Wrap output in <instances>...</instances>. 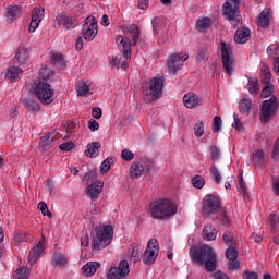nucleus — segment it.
I'll return each instance as SVG.
<instances>
[{
	"label": "nucleus",
	"instance_id": "obj_59",
	"mask_svg": "<svg viewBox=\"0 0 279 279\" xmlns=\"http://www.w3.org/2000/svg\"><path fill=\"white\" fill-rule=\"evenodd\" d=\"M239 267H241V264L239 263L238 259H231V260H229V263H228V269H229L230 271H236V269H238Z\"/></svg>",
	"mask_w": 279,
	"mask_h": 279
},
{
	"label": "nucleus",
	"instance_id": "obj_38",
	"mask_svg": "<svg viewBox=\"0 0 279 279\" xmlns=\"http://www.w3.org/2000/svg\"><path fill=\"white\" fill-rule=\"evenodd\" d=\"M66 263V256H64L63 254H54L52 257V265H54L56 267H64Z\"/></svg>",
	"mask_w": 279,
	"mask_h": 279
},
{
	"label": "nucleus",
	"instance_id": "obj_54",
	"mask_svg": "<svg viewBox=\"0 0 279 279\" xmlns=\"http://www.w3.org/2000/svg\"><path fill=\"white\" fill-rule=\"evenodd\" d=\"M53 64H59V66H64V56L60 53L52 54Z\"/></svg>",
	"mask_w": 279,
	"mask_h": 279
},
{
	"label": "nucleus",
	"instance_id": "obj_61",
	"mask_svg": "<svg viewBox=\"0 0 279 279\" xmlns=\"http://www.w3.org/2000/svg\"><path fill=\"white\" fill-rule=\"evenodd\" d=\"M96 179H97V171H95V170H90L89 172H87L85 174V180L87 182H93Z\"/></svg>",
	"mask_w": 279,
	"mask_h": 279
},
{
	"label": "nucleus",
	"instance_id": "obj_4",
	"mask_svg": "<svg viewBox=\"0 0 279 279\" xmlns=\"http://www.w3.org/2000/svg\"><path fill=\"white\" fill-rule=\"evenodd\" d=\"M114 229L110 225L96 226L93 232L92 250H105L112 243Z\"/></svg>",
	"mask_w": 279,
	"mask_h": 279
},
{
	"label": "nucleus",
	"instance_id": "obj_29",
	"mask_svg": "<svg viewBox=\"0 0 279 279\" xmlns=\"http://www.w3.org/2000/svg\"><path fill=\"white\" fill-rule=\"evenodd\" d=\"M99 267H101V264L97 262H89L83 266V274H85V276H95Z\"/></svg>",
	"mask_w": 279,
	"mask_h": 279
},
{
	"label": "nucleus",
	"instance_id": "obj_26",
	"mask_svg": "<svg viewBox=\"0 0 279 279\" xmlns=\"http://www.w3.org/2000/svg\"><path fill=\"white\" fill-rule=\"evenodd\" d=\"M21 14V7L11 5L7 9V23H14L15 19Z\"/></svg>",
	"mask_w": 279,
	"mask_h": 279
},
{
	"label": "nucleus",
	"instance_id": "obj_40",
	"mask_svg": "<svg viewBox=\"0 0 279 279\" xmlns=\"http://www.w3.org/2000/svg\"><path fill=\"white\" fill-rule=\"evenodd\" d=\"M14 243H27L29 241V234L23 231H16L13 238Z\"/></svg>",
	"mask_w": 279,
	"mask_h": 279
},
{
	"label": "nucleus",
	"instance_id": "obj_6",
	"mask_svg": "<svg viewBox=\"0 0 279 279\" xmlns=\"http://www.w3.org/2000/svg\"><path fill=\"white\" fill-rule=\"evenodd\" d=\"M278 98L274 95L269 99L264 100L260 105V122L269 123V121L276 117V113L278 112Z\"/></svg>",
	"mask_w": 279,
	"mask_h": 279
},
{
	"label": "nucleus",
	"instance_id": "obj_10",
	"mask_svg": "<svg viewBox=\"0 0 279 279\" xmlns=\"http://www.w3.org/2000/svg\"><path fill=\"white\" fill-rule=\"evenodd\" d=\"M158 252H160L158 240L150 239L148 241L146 251L142 255L144 265H154V263H156V258H158Z\"/></svg>",
	"mask_w": 279,
	"mask_h": 279
},
{
	"label": "nucleus",
	"instance_id": "obj_1",
	"mask_svg": "<svg viewBox=\"0 0 279 279\" xmlns=\"http://www.w3.org/2000/svg\"><path fill=\"white\" fill-rule=\"evenodd\" d=\"M190 258L196 265H205L206 271L213 272L217 269V254L208 245L192 246L190 248Z\"/></svg>",
	"mask_w": 279,
	"mask_h": 279
},
{
	"label": "nucleus",
	"instance_id": "obj_60",
	"mask_svg": "<svg viewBox=\"0 0 279 279\" xmlns=\"http://www.w3.org/2000/svg\"><path fill=\"white\" fill-rule=\"evenodd\" d=\"M272 158L274 160H279V137L275 141Z\"/></svg>",
	"mask_w": 279,
	"mask_h": 279
},
{
	"label": "nucleus",
	"instance_id": "obj_41",
	"mask_svg": "<svg viewBox=\"0 0 279 279\" xmlns=\"http://www.w3.org/2000/svg\"><path fill=\"white\" fill-rule=\"evenodd\" d=\"M24 106L28 112H38L40 110V105L33 99H26Z\"/></svg>",
	"mask_w": 279,
	"mask_h": 279
},
{
	"label": "nucleus",
	"instance_id": "obj_20",
	"mask_svg": "<svg viewBox=\"0 0 279 279\" xmlns=\"http://www.w3.org/2000/svg\"><path fill=\"white\" fill-rule=\"evenodd\" d=\"M252 38V32L247 27H240L234 35V40L239 45H245Z\"/></svg>",
	"mask_w": 279,
	"mask_h": 279
},
{
	"label": "nucleus",
	"instance_id": "obj_36",
	"mask_svg": "<svg viewBox=\"0 0 279 279\" xmlns=\"http://www.w3.org/2000/svg\"><path fill=\"white\" fill-rule=\"evenodd\" d=\"M21 73H23V70H21L20 68L13 66L8 70V72L5 73V77L8 80H11V82H14V80L19 78V75H21Z\"/></svg>",
	"mask_w": 279,
	"mask_h": 279
},
{
	"label": "nucleus",
	"instance_id": "obj_24",
	"mask_svg": "<svg viewBox=\"0 0 279 279\" xmlns=\"http://www.w3.org/2000/svg\"><path fill=\"white\" fill-rule=\"evenodd\" d=\"M15 59L19 64H26L29 62V50H27L25 47H20L16 50Z\"/></svg>",
	"mask_w": 279,
	"mask_h": 279
},
{
	"label": "nucleus",
	"instance_id": "obj_28",
	"mask_svg": "<svg viewBox=\"0 0 279 279\" xmlns=\"http://www.w3.org/2000/svg\"><path fill=\"white\" fill-rule=\"evenodd\" d=\"M214 223H221L225 228H230V218H228L226 209L220 210L217 217L214 218Z\"/></svg>",
	"mask_w": 279,
	"mask_h": 279
},
{
	"label": "nucleus",
	"instance_id": "obj_3",
	"mask_svg": "<svg viewBox=\"0 0 279 279\" xmlns=\"http://www.w3.org/2000/svg\"><path fill=\"white\" fill-rule=\"evenodd\" d=\"M126 34H131L132 40L128 39V37H123L121 35H118L116 37V41L118 45V49L121 51L123 58L125 60H130L132 58V51L130 50V47H135V45L138 43V39L141 38V29L136 24H131L126 26L125 29Z\"/></svg>",
	"mask_w": 279,
	"mask_h": 279
},
{
	"label": "nucleus",
	"instance_id": "obj_45",
	"mask_svg": "<svg viewBox=\"0 0 279 279\" xmlns=\"http://www.w3.org/2000/svg\"><path fill=\"white\" fill-rule=\"evenodd\" d=\"M38 208L41 211V214L44 215V217H48L49 219L53 218V214H51V211L49 210V207L47 206V203L40 202L38 204Z\"/></svg>",
	"mask_w": 279,
	"mask_h": 279
},
{
	"label": "nucleus",
	"instance_id": "obj_8",
	"mask_svg": "<svg viewBox=\"0 0 279 279\" xmlns=\"http://www.w3.org/2000/svg\"><path fill=\"white\" fill-rule=\"evenodd\" d=\"M154 169V161L151 159L142 158L132 162L130 167V175L133 179L141 178L143 173H149Z\"/></svg>",
	"mask_w": 279,
	"mask_h": 279
},
{
	"label": "nucleus",
	"instance_id": "obj_37",
	"mask_svg": "<svg viewBox=\"0 0 279 279\" xmlns=\"http://www.w3.org/2000/svg\"><path fill=\"white\" fill-rule=\"evenodd\" d=\"M14 279H27L29 278V269L27 267H20L13 274Z\"/></svg>",
	"mask_w": 279,
	"mask_h": 279
},
{
	"label": "nucleus",
	"instance_id": "obj_27",
	"mask_svg": "<svg viewBox=\"0 0 279 279\" xmlns=\"http://www.w3.org/2000/svg\"><path fill=\"white\" fill-rule=\"evenodd\" d=\"M252 160L255 167H263L267 163V158H265V153L262 149H257L253 153Z\"/></svg>",
	"mask_w": 279,
	"mask_h": 279
},
{
	"label": "nucleus",
	"instance_id": "obj_25",
	"mask_svg": "<svg viewBox=\"0 0 279 279\" xmlns=\"http://www.w3.org/2000/svg\"><path fill=\"white\" fill-rule=\"evenodd\" d=\"M99 149H101V143L93 142L87 145L85 156H89V158H97V156H99Z\"/></svg>",
	"mask_w": 279,
	"mask_h": 279
},
{
	"label": "nucleus",
	"instance_id": "obj_30",
	"mask_svg": "<svg viewBox=\"0 0 279 279\" xmlns=\"http://www.w3.org/2000/svg\"><path fill=\"white\" fill-rule=\"evenodd\" d=\"M246 88L251 95H258L260 93V85L258 84V78H248Z\"/></svg>",
	"mask_w": 279,
	"mask_h": 279
},
{
	"label": "nucleus",
	"instance_id": "obj_48",
	"mask_svg": "<svg viewBox=\"0 0 279 279\" xmlns=\"http://www.w3.org/2000/svg\"><path fill=\"white\" fill-rule=\"evenodd\" d=\"M222 239L227 245H232V243H234V232H232L231 230H227L223 233Z\"/></svg>",
	"mask_w": 279,
	"mask_h": 279
},
{
	"label": "nucleus",
	"instance_id": "obj_18",
	"mask_svg": "<svg viewBox=\"0 0 279 279\" xmlns=\"http://www.w3.org/2000/svg\"><path fill=\"white\" fill-rule=\"evenodd\" d=\"M43 252H45L44 240L39 241V243L31 250L28 255V263L31 266L36 265V262L38 260V258H40V254H43Z\"/></svg>",
	"mask_w": 279,
	"mask_h": 279
},
{
	"label": "nucleus",
	"instance_id": "obj_16",
	"mask_svg": "<svg viewBox=\"0 0 279 279\" xmlns=\"http://www.w3.org/2000/svg\"><path fill=\"white\" fill-rule=\"evenodd\" d=\"M183 104L185 108L193 110V108H197V106H202L204 100L202 97L197 96L195 93H187L183 97Z\"/></svg>",
	"mask_w": 279,
	"mask_h": 279
},
{
	"label": "nucleus",
	"instance_id": "obj_17",
	"mask_svg": "<svg viewBox=\"0 0 279 279\" xmlns=\"http://www.w3.org/2000/svg\"><path fill=\"white\" fill-rule=\"evenodd\" d=\"M43 16H45V9L34 8L32 10V21L29 24V32H36L38 29V25L43 21Z\"/></svg>",
	"mask_w": 279,
	"mask_h": 279
},
{
	"label": "nucleus",
	"instance_id": "obj_34",
	"mask_svg": "<svg viewBox=\"0 0 279 279\" xmlns=\"http://www.w3.org/2000/svg\"><path fill=\"white\" fill-rule=\"evenodd\" d=\"M213 25V20L210 17H203L201 20H197L196 27L198 32H204V29H208Z\"/></svg>",
	"mask_w": 279,
	"mask_h": 279
},
{
	"label": "nucleus",
	"instance_id": "obj_32",
	"mask_svg": "<svg viewBox=\"0 0 279 279\" xmlns=\"http://www.w3.org/2000/svg\"><path fill=\"white\" fill-rule=\"evenodd\" d=\"M260 71H262V84H271V71L269 70V65L263 63Z\"/></svg>",
	"mask_w": 279,
	"mask_h": 279
},
{
	"label": "nucleus",
	"instance_id": "obj_50",
	"mask_svg": "<svg viewBox=\"0 0 279 279\" xmlns=\"http://www.w3.org/2000/svg\"><path fill=\"white\" fill-rule=\"evenodd\" d=\"M131 257L133 258V263H138L141 260V252H138V246L131 245Z\"/></svg>",
	"mask_w": 279,
	"mask_h": 279
},
{
	"label": "nucleus",
	"instance_id": "obj_5",
	"mask_svg": "<svg viewBox=\"0 0 279 279\" xmlns=\"http://www.w3.org/2000/svg\"><path fill=\"white\" fill-rule=\"evenodd\" d=\"M178 213V207L169 199L156 201L150 209L154 219H169Z\"/></svg>",
	"mask_w": 279,
	"mask_h": 279
},
{
	"label": "nucleus",
	"instance_id": "obj_63",
	"mask_svg": "<svg viewBox=\"0 0 279 279\" xmlns=\"http://www.w3.org/2000/svg\"><path fill=\"white\" fill-rule=\"evenodd\" d=\"M278 44H272L270 46H268L267 48V53L268 56H276V53H278Z\"/></svg>",
	"mask_w": 279,
	"mask_h": 279
},
{
	"label": "nucleus",
	"instance_id": "obj_57",
	"mask_svg": "<svg viewBox=\"0 0 279 279\" xmlns=\"http://www.w3.org/2000/svg\"><path fill=\"white\" fill-rule=\"evenodd\" d=\"M234 123L232 124V128H235L238 132H241L243 130V123L241 122V119L239 118V114H233Z\"/></svg>",
	"mask_w": 279,
	"mask_h": 279
},
{
	"label": "nucleus",
	"instance_id": "obj_23",
	"mask_svg": "<svg viewBox=\"0 0 279 279\" xmlns=\"http://www.w3.org/2000/svg\"><path fill=\"white\" fill-rule=\"evenodd\" d=\"M218 233L219 231L213 225H207L203 228L204 241H215Z\"/></svg>",
	"mask_w": 279,
	"mask_h": 279
},
{
	"label": "nucleus",
	"instance_id": "obj_55",
	"mask_svg": "<svg viewBox=\"0 0 279 279\" xmlns=\"http://www.w3.org/2000/svg\"><path fill=\"white\" fill-rule=\"evenodd\" d=\"M59 149H61V151H71L75 149V144L73 142H65L59 146Z\"/></svg>",
	"mask_w": 279,
	"mask_h": 279
},
{
	"label": "nucleus",
	"instance_id": "obj_52",
	"mask_svg": "<svg viewBox=\"0 0 279 279\" xmlns=\"http://www.w3.org/2000/svg\"><path fill=\"white\" fill-rule=\"evenodd\" d=\"M122 160H126V162H130V160H134V153H132L130 149H123L121 153Z\"/></svg>",
	"mask_w": 279,
	"mask_h": 279
},
{
	"label": "nucleus",
	"instance_id": "obj_2",
	"mask_svg": "<svg viewBox=\"0 0 279 279\" xmlns=\"http://www.w3.org/2000/svg\"><path fill=\"white\" fill-rule=\"evenodd\" d=\"M165 87V77L156 76L146 80L142 84L143 99L145 104L158 101L162 97V88Z\"/></svg>",
	"mask_w": 279,
	"mask_h": 279
},
{
	"label": "nucleus",
	"instance_id": "obj_19",
	"mask_svg": "<svg viewBox=\"0 0 279 279\" xmlns=\"http://www.w3.org/2000/svg\"><path fill=\"white\" fill-rule=\"evenodd\" d=\"M56 21L58 25H63L65 29H75V27H77V22L75 19L66 14H59Z\"/></svg>",
	"mask_w": 279,
	"mask_h": 279
},
{
	"label": "nucleus",
	"instance_id": "obj_44",
	"mask_svg": "<svg viewBox=\"0 0 279 279\" xmlns=\"http://www.w3.org/2000/svg\"><path fill=\"white\" fill-rule=\"evenodd\" d=\"M226 256L228 260H236L239 258V251H236V247L230 246L226 250Z\"/></svg>",
	"mask_w": 279,
	"mask_h": 279
},
{
	"label": "nucleus",
	"instance_id": "obj_42",
	"mask_svg": "<svg viewBox=\"0 0 279 279\" xmlns=\"http://www.w3.org/2000/svg\"><path fill=\"white\" fill-rule=\"evenodd\" d=\"M265 86L262 89L260 97L267 99V97H272L274 95V85L271 83H264Z\"/></svg>",
	"mask_w": 279,
	"mask_h": 279
},
{
	"label": "nucleus",
	"instance_id": "obj_21",
	"mask_svg": "<svg viewBox=\"0 0 279 279\" xmlns=\"http://www.w3.org/2000/svg\"><path fill=\"white\" fill-rule=\"evenodd\" d=\"M104 189V182L96 181L87 187V197L95 201L99 198V195Z\"/></svg>",
	"mask_w": 279,
	"mask_h": 279
},
{
	"label": "nucleus",
	"instance_id": "obj_11",
	"mask_svg": "<svg viewBox=\"0 0 279 279\" xmlns=\"http://www.w3.org/2000/svg\"><path fill=\"white\" fill-rule=\"evenodd\" d=\"M221 56L223 69L227 71L228 75H232L234 71V56L232 54V48H230L226 41L221 43Z\"/></svg>",
	"mask_w": 279,
	"mask_h": 279
},
{
	"label": "nucleus",
	"instance_id": "obj_13",
	"mask_svg": "<svg viewBox=\"0 0 279 279\" xmlns=\"http://www.w3.org/2000/svg\"><path fill=\"white\" fill-rule=\"evenodd\" d=\"M130 274V264L128 260H121L118 267H111L107 272V279H122Z\"/></svg>",
	"mask_w": 279,
	"mask_h": 279
},
{
	"label": "nucleus",
	"instance_id": "obj_64",
	"mask_svg": "<svg viewBox=\"0 0 279 279\" xmlns=\"http://www.w3.org/2000/svg\"><path fill=\"white\" fill-rule=\"evenodd\" d=\"M196 60H198V62H204L206 61V50L204 49H198L197 50V54H196Z\"/></svg>",
	"mask_w": 279,
	"mask_h": 279
},
{
	"label": "nucleus",
	"instance_id": "obj_53",
	"mask_svg": "<svg viewBox=\"0 0 279 279\" xmlns=\"http://www.w3.org/2000/svg\"><path fill=\"white\" fill-rule=\"evenodd\" d=\"M210 173H213L216 184H219L221 182V173L219 172L217 166H211Z\"/></svg>",
	"mask_w": 279,
	"mask_h": 279
},
{
	"label": "nucleus",
	"instance_id": "obj_9",
	"mask_svg": "<svg viewBox=\"0 0 279 279\" xmlns=\"http://www.w3.org/2000/svg\"><path fill=\"white\" fill-rule=\"evenodd\" d=\"M223 210L221 208V203L219 202V198L215 195H207L205 196V202L203 205V215L205 217H210L211 215H218Z\"/></svg>",
	"mask_w": 279,
	"mask_h": 279
},
{
	"label": "nucleus",
	"instance_id": "obj_7",
	"mask_svg": "<svg viewBox=\"0 0 279 279\" xmlns=\"http://www.w3.org/2000/svg\"><path fill=\"white\" fill-rule=\"evenodd\" d=\"M35 95L39 101L49 105L53 104L54 90L49 82H37L35 83Z\"/></svg>",
	"mask_w": 279,
	"mask_h": 279
},
{
	"label": "nucleus",
	"instance_id": "obj_46",
	"mask_svg": "<svg viewBox=\"0 0 279 279\" xmlns=\"http://www.w3.org/2000/svg\"><path fill=\"white\" fill-rule=\"evenodd\" d=\"M111 160H114V158H110V157H108V158H106L104 161H102V163L100 165V173H102V175L105 174V173H108L109 171H110V167H111Z\"/></svg>",
	"mask_w": 279,
	"mask_h": 279
},
{
	"label": "nucleus",
	"instance_id": "obj_22",
	"mask_svg": "<svg viewBox=\"0 0 279 279\" xmlns=\"http://www.w3.org/2000/svg\"><path fill=\"white\" fill-rule=\"evenodd\" d=\"M53 134H58V130H53V132L47 133V135L43 136L39 142V147L43 149V151H49V148L51 147V143H53Z\"/></svg>",
	"mask_w": 279,
	"mask_h": 279
},
{
	"label": "nucleus",
	"instance_id": "obj_31",
	"mask_svg": "<svg viewBox=\"0 0 279 279\" xmlns=\"http://www.w3.org/2000/svg\"><path fill=\"white\" fill-rule=\"evenodd\" d=\"M53 77V72L49 68L39 70L37 82H49Z\"/></svg>",
	"mask_w": 279,
	"mask_h": 279
},
{
	"label": "nucleus",
	"instance_id": "obj_58",
	"mask_svg": "<svg viewBox=\"0 0 279 279\" xmlns=\"http://www.w3.org/2000/svg\"><path fill=\"white\" fill-rule=\"evenodd\" d=\"M242 278L243 279H258V274H256L255 271L244 270L242 272Z\"/></svg>",
	"mask_w": 279,
	"mask_h": 279
},
{
	"label": "nucleus",
	"instance_id": "obj_33",
	"mask_svg": "<svg viewBox=\"0 0 279 279\" xmlns=\"http://www.w3.org/2000/svg\"><path fill=\"white\" fill-rule=\"evenodd\" d=\"M239 109L242 114H250L252 110V100L250 98H243L239 104Z\"/></svg>",
	"mask_w": 279,
	"mask_h": 279
},
{
	"label": "nucleus",
	"instance_id": "obj_14",
	"mask_svg": "<svg viewBox=\"0 0 279 279\" xmlns=\"http://www.w3.org/2000/svg\"><path fill=\"white\" fill-rule=\"evenodd\" d=\"M189 60V54H180V53H173L168 58L167 64H168V71L169 73H178L180 71V68Z\"/></svg>",
	"mask_w": 279,
	"mask_h": 279
},
{
	"label": "nucleus",
	"instance_id": "obj_49",
	"mask_svg": "<svg viewBox=\"0 0 279 279\" xmlns=\"http://www.w3.org/2000/svg\"><path fill=\"white\" fill-rule=\"evenodd\" d=\"M210 156H211V160L214 162H216V160H219V158L221 156V149H219V147H217V146H211L210 147Z\"/></svg>",
	"mask_w": 279,
	"mask_h": 279
},
{
	"label": "nucleus",
	"instance_id": "obj_43",
	"mask_svg": "<svg viewBox=\"0 0 279 279\" xmlns=\"http://www.w3.org/2000/svg\"><path fill=\"white\" fill-rule=\"evenodd\" d=\"M151 25L154 34H159L160 29H162V25H165V21L162 20V17H155L151 21Z\"/></svg>",
	"mask_w": 279,
	"mask_h": 279
},
{
	"label": "nucleus",
	"instance_id": "obj_39",
	"mask_svg": "<svg viewBox=\"0 0 279 279\" xmlns=\"http://www.w3.org/2000/svg\"><path fill=\"white\" fill-rule=\"evenodd\" d=\"M76 93L78 97H85V95L90 93V87H88V84L80 82L76 85Z\"/></svg>",
	"mask_w": 279,
	"mask_h": 279
},
{
	"label": "nucleus",
	"instance_id": "obj_15",
	"mask_svg": "<svg viewBox=\"0 0 279 279\" xmlns=\"http://www.w3.org/2000/svg\"><path fill=\"white\" fill-rule=\"evenodd\" d=\"M239 8L234 7L232 2H225L222 5V14L226 21H239Z\"/></svg>",
	"mask_w": 279,
	"mask_h": 279
},
{
	"label": "nucleus",
	"instance_id": "obj_56",
	"mask_svg": "<svg viewBox=\"0 0 279 279\" xmlns=\"http://www.w3.org/2000/svg\"><path fill=\"white\" fill-rule=\"evenodd\" d=\"M214 132H221V117L216 116L213 122Z\"/></svg>",
	"mask_w": 279,
	"mask_h": 279
},
{
	"label": "nucleus",
	"instance_id": "obj_35",
	"mask_svg": "<svg viewBox=\"0 0 279 279\" xmlns=\"http://www.w3.org/2000/svg\"><path fill=\"white\" fill-rule=\"evenodd\" d=\"M257 25H258V27H262L263 29H267V27H269V12L263 11L259 14Z\"/></svg>",
	"mask_w": 279,
	"mask_h": 279
},
{
	"label": "nucleus",
	"instance_id": "obj_12",
	"mask_svg": "<svg viewBox=\"0 0 279 279\" xmlns=\"http://www.w3.org/2000/svg\"><path fill=\"white\" fill-rule=\"evenodd\" d=\"M99 29L97 28V19L95 17H86L85 23L83 24L82 28V36L87 43L90 40H95Z\"/></svg>",
	"mask_w": 279,
	"mask_h": 279
},
{
	"label": "nucleus",
	"instance_id": "obj_47",
	"mask_svg": "<svg viewBox=\"0 0 279 279\" xmlns=\"http://www.w3.org/2000/svg\"><path fill=\"white\" fill-rule=\"evenodd\" d=\"M192 184L195 189H204L206 181L204 178H202V175H196L192 179Z\"/></svg>",
	"mask_w": 279,
	"mask_h": 279
},
{
	"label": "nucleus",
	"instance_id": "obj_51",
	"mask_svg": "<svg viewBox=\"0 0 279 279\" xmlns=\"http://www.w3.org/2000/svg\"><path fill=\"white\" fill-rule=\"evenodd\" d=\"M194 134L195 136H197L198 138L204 136V122H197L194 125Z\"/></svg>",
	"mask_w": 279,
	"mask_h": 279
},
{
	"label": "nucleus",
	"instance_id": "obj_62",
	"mask_svg": "<svg viewBox=\"0 0 279 279\" xmlns=\"http://www.w3.org/2000/svg\"><path fill=\"white\" fill-rule=\"evenodd\" d=\"M88 128L92 132H97L99 130V123L95 119H90L88 122Z\"/></svg>",
	"mask_w": 279,
	"mask_h": 279
}]
</instances>
